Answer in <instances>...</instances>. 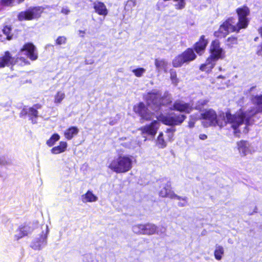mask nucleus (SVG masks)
Here are the masks:
<instances>
[{"mask_svg":"<svg viewBox=\"0 0 262 262\" xmlns=\"http://www.w3.org/2000/svg\"><path fill=\"white\" fill-rule=\"evenodd\" d=\"M23 54L26 55L32 60H35L37 58L35 47L32 43H27L23 46L16 58L12 57L8 51L5 52L4 55L0 56V68L10 65L24 66L28 64L27 59L21 56Z\"/></svg>","mask_w":262,"mask_h":262,"instance_id":"obj_1","label":"nucleus"},{"mask_svg":"<svg viewBox=\"0 0 262 262\" xmlns=\"http://www.w3.org/2000/svg\"><path fill=\"white\" fill-rule=\"evenodd\" d=\"M251 102L255 106V108L249 112L251 114V115H249L247 112H242L234 116L233 119L230 117V120L232 119L231 122L234 123L232 125V127L235 130V134L239 133V130H236V128L244 123L246 125L245 133H247L249 130L248 126L250 125L251 116L262 113V94L253 96L251 98Z\"/></svg>","mask_w":262,"mask_h":262,"instance_id":"obj_2","label":"nucleus"},{"mask_svg":"<svg viewBox=\"0 0 262 262\" xmlns=\"http://www.w3.org/2000/svg\"><path fill=\"white\" fill-rule=\"evenodd\" d=\"M202 119L205 120L203 122V125L204 127L208 126H219L222 128L226 125L227 122L229 121V113H226L221 112L218 115L216 112L209 108L206 110L204 113H202Z\"/></svg>","mask_w":262,"mask_h":262,"instance_id":"obj_3","label":"nucleus"},{"mask_svg":"<svg viewBox=\"0 0 262 262\" xmlns=\"http://www.w3.org/2000/svg\"><path fill=\"white\" fill-rule=\"evenodd\" d=\"M133 157L129 155H120L111 161L108 167L118 173H125L133 167Z\"/></svg>","mask_w":262,"mask_h":262,"instance_id":"obj_4","label":"nucleus"},{"mask_svg":"<svg viewBox=\"0 0 262 262\" xmlns=\"http://www.w3.org/2000/svg\"><path fill=\"white\" fill-rule=\"evenodd\" d=\"M210 51V56L207 59L205 63L202 64L200 67V70L202 71L210 72L214 67L216 61L222 58L224 54L223 51L220 48L217 40L212 42Z\"/></svg>","mask_w":262,"mask_h":262,"instance_id":"obj_5","label":"nucleus"},{"mask_svg":"<svg viewBox=\"0 0 262 262\" xmlns=\"http://www.w3.org/2000/svg\"><path fill=\"white\" fill-rule=\"evenodd\" d=\"M161 94L156 90H153L148 93L146 96L147 103L148 107L157 111L161 105H167L172 101L171 97L165 93L161 98Z\"/></svg>","mask_w":262,"mask_h":262,"instance_id":"obj_6","label":"nucleus"},{"mask_svg":"<svg viewBox=\"0 0 262 262\" xmlns=\"http://www.w3.org/2000/svg\"><path fill=\"white\" fill-rule=\"evenodd\" d=\"M156 118L159 121L166 125L174 126L180 125L186 119V116L171 114L169 115H161Z\"/></svg>","mask_w":262,"mask_h":262,"instance_id":"obj_7","label":"nucleus"},{"mask_svg":"<svg viewBox=\"0 0 262 262\" xmlns=\"http://www.w3.org/2000/svg\"><path fill=\"white\" fill-rule=\"evenodd\" d=\"M196 58V55L192 49H188L181 54L176 56L172 61L174 67H180L184 63L189 62Z\"/></svg>","mask_w":262,"mask_h":262,"instance_id":"obj_8","label":"nucleus"},{"mask_svg":"<svg viewBox=\"0 0 262 262\" xmlns=\"http://www.w3.org/2000/svg\"><path fill=\"white\" fill-rule=\"evenodd\" d=\"M42 229V231L39 237L34 238L31 243L30 247L34 250H41L47 244V237L49 232L48 225H45Z\"/></svg>","mask_w":262,"mask_h":262,"instance_id":"obj_9","label":"nucleus"},{"mask_svg":"<svg viewBox=\"0 0 262 262\" xmlns=\"http://www.w3.org/2000/svg\"><path fill=\"white\" fill-rule=\"evenodd\" d=\"M162 189L159 191V195L161 197H167L172 199H180V196L176 194L173 191L171 190V183L166 179L162 180Z\"/></svg>","mask_w":262,"mask_h":262,"instance_id":"obj_10","label":"nucleus"},{"mask_svg":"<svg viewBox=\"0 0 262 262\" xmlns=\"http://www.w3.org/2000/svg\"><path fill=\"white\" fill-rule=\"evenodd\" d=\"M134 110L143 120H150L154 118L153 113L149 112L148 108L145 107V105L143 103H140L135 105Z\"/></svg>","mask_w":262,"mask_h":262,"instance_id":"obj_11","label":"nucleus"},{"mask_svg":"<svg viewBox=\"0 0 262 262\" xmlns=\"http://www.w3.org/2000/svg\"><path fill=\"white\" fill-rule=\"evenodd\" d=\"M34 228L31 224L21 225L16 230L14 238L16 240H18L24 236L31 234Z\"/></svg>","mask_w":262,"mask_h":262,"instance_id":"obj_12","label":"nucleus"},{"mask_svg":"<svg viewBox=\"0 0 262 262\" xmlns=\"http://www.w3.org/2000/svg\"><path fill=\"white\" fill-rule=\"evenodd\" d=\"M159 127V123L157 120H154L149 125H146L141 128L143 137L144 138V141L146 140V137L144 136L145 134L154 136L157 133V130Z\"/></svg>","mask_w":262,"mask_h":262,"instance_id":"obj_13","label":"nucleus"},{"mask_svg":"<svg viewBox=\"0 0 262 262\" xmlns=\"http://www.w3.org/2000/svg\"><path fill=\"white\" fill-rule=\"evenodd\" d=\"M171 110H174L181 112H184L187 114L190 113L193 110L192 105L190 103H186L181 100H177L174 103Z\"/></svg>","mask_w":262,"mask_h":262,"instance_id":"obj_14","label":"nucleus"},{"mask_svg":"<svg viewBox=\"0 0 262 262\" xmlns=\"http://www.w3.org/2000/svg\"><path fill=\"white\" fill-rule=\"evenodd\" d=\"M120 142L123 146L131 149H135L140 146V142L137 139H135L129 137L120 138Z\"/></svg>","mask_w":262,"mask_h":262,"instance_id":"obj_15","label":"nucleus"},{"mask_svg":"<svg viewBox=\"0 0 262 262\" xmlns=\"http://www.w3.org/2000/svg\"><path fill=\"white\" fill-rule=\"evenodd\" d=\"M155 224L147 223L144 224V235H151L155 234H161L165 232V229L159 230Z\"/></svg>","mask_w":262,"mask_h":262,"instance_id":"obj_16","label":"nucleus"},{"mask_svg":"<svg viewBox=\"0 0 262 262\" xmlns=\"http://www.w3.org/2000/svg\"><path fill=\"white\" fill-rule=\"evenodd\" d=\"M248 23L247 17H238V21L236 25L230 24V32H238L241 29L247 28Z\"/></svg>","mask_w":262,"mask_h":262,"instance_id":"obj_17","label":"nucleus"},{"mask_svg":"<svg viewBox=\"0 0 262 262\" xmlns=\"http://www.w3.org/2000/svg\"><path fill=\"white\" fill-rule=\"evenodd\" d=\"M250 144L248 141L242 140L237 142V147L239 153L243 156L247 155L251 151Z\"/></svg>","mask_w":262,"mask_h":262,"instance_id":"obj_18","label":"nucleus"},{"mask_svg":"<svg viewBox=\"0 0 262 262\" xmlns=\"http://www.w3.org/2000/svg\"><path fill=\"white\" fill-rule=\"evenodd\" d=\"M41 108V105L39 104H35L28 110H24L26 114H28L33 123H37L36 118L38 117V112L37 110Z\"/></svg>","mask_w":262,"mask_h":262,"instance_id":"obj_19","label":"nucleus"},{"mask_svg":"<svg viewBox=\"0 0 262 262\" xmlns=\"http://www.w3.org/2000/svg\"><path fill=\"white\" fill-rule=\"evenodd\" d=\"M228 77V73L225 75H219L217 76L214 81L212 83H216L219 89H224L225 87H228V80L226 79Z\"/></svg>","mask_w":262,"mask_h":262,"instance_id":"obj_20","label":"nucleus"},{"mask_svg":"<svg viewBox=\"0 0 262 262\" xmlns=\"http://www.w3.org/2000/svg\"><path fill=\"white\" fill-rule=\"evenodd\" d=\"M44 9L41 7H31L25 12L23 15V12L19 16H34L40 15L43 12Z\"/></svg>","mask_w":262,"mask_h":262,"instance_id":"obj_21","label":"nucleus"},{"mask_svg":"<svg viewBox=\"0 0 262 262\" xmlns=\"http://www.w3.org/2000/svg\"><path fill=\"white\" fill-rule=\"evenodd\" d=\"M208 43L207 40L205 39V36L202 35L200 40L196 42L194 47L195 52L199 55H202L206 48V47Z\"/></svg>","mask_w":262,"mask_h":262,"instance_id":"obj_22","label":"nucleus"},{"mask_svg":"<svg viewBox=\"0 0 262 262\" xmlns=\"http://www.w3.org/2000/svg\"><path fill=\"white\" fill-rule=\"evenodd\" d=\"M79 130L76 126H70L64 131V136L68 140L72 139L79 133Z\"/></svg>","mask_w":262,"mask_h":262,"instance_id":"obj_23","label":"nucleus"},{"mask_svg":"<svg viewBox=\"0 0 262 262\" xmlns=\"http://www.w3.org/2000/svg\"><path fill=\"white\" fill-rule=\"evenodd\" d=\"M229 29V23L228 20H226L220 26L218 32H215V35L218 37H224L228 34Z\"/></svg>","mask_w":262,"mask_h":262,"instance_id":"obj_24","label":"nucleus"},{"mask_svg":"<svg viewBox=\"0 0 262 262\" xmlns=\"http://www.w3.org/2000/svg\"><path fill=\"white\" fill-rule=\"evenodd\" d=\"M98 200V197L91 190H88L81 195V201L83 203H93Z\"/></svg>","mask_w":262,"mask_h":262,"instance_id":"obj_25","label":"nucleus"},{"mask_svg":"<svg viewBox=\"0 0 262 262\" xmlns=\"http://www.w3.org/2000/svg\"><path fill=\"white\" fill-rule=\"evenodd\" d=\"M155 64L157 70L160 72L164 71L167 72L168 70V62L163 59H156L155 61Z\"/></svg>","mask_w":262,"mask_h":262,"instance_id":"obj_26","label":"nucleus"},{"mask_svg":"<svg viewBox=\"0 0 262 262\" xmlns=\"http://www.w3.org/2000/svg\"><path fill=\"white\" fill-rule=\"evenodd\" d=\"M68 143L66 141H60L59 145L53 147L51 149L52 154L57 155L64 152L67 148Z\"/></svg>","mask_w":262,"mask_h":262,"instance_id":"obj_27","label":"nucleus"},{"mask_svg":"<svg viewBox=\"0 0 262 262\" xmlns=\"http://www.w3.org/2000/svg\"><path fill=\"white\" fill-rule=\"evenodd\" d=\"M94 8L98 14L101 15H106L107 14V9L103 3L101 2L95 3Z\"/></svg>","mask_w":262,"mask_h":262,"instance_id":"obj_28","label":"nucleus"},{"mask_svg":"<svg viewBox=\"0 0 262 262\" xmlns=\"http://www.w3.org/2000/svg\"><path fill=\"white\" fill-rule=\"evenodd\" d=\"M202 119L201 114V113H196L193 115H191L189 117V120L188 122V127L191 128L194 126V124L195 122Z\"/></svg>","mask_w":262,"mask_h":262,"instance_id":"obj_29","label":"nucleus"},{"mask_svg":"<svg viewBox=\"0 0 262 262\" xmlns=\"http://www.w3.org/2000/svg\"><path fill=\"white\" fill-rule=\"evenodd\" d=\"M65 97L66 94L63 90L58 91L54 96V102L56 104H59Z\"/></svg>","mask_w":262,"mask_h":262,"instance_id":"obj_30","label":"nucleus"},{"mask_svg":"<svg viewBox=\"0 0 262 262\" xmlns=\"http://www.w3.org/2000/svg\"><path fill=\"white\" fill-rule=\"evenodd\" d=\"M238 16H247L250 13L249 8L246 5H244L236 9Z\"/></svg>","mask_w":262,"mask_h":262,"instance_id":"obj_31","label":"nucleus"},{"mask_svg":"<svg viewBox=\"0 0 262 262\" xmlns=\"http://www.w3.org/2000/svg\"><path fill=\"white\" fill-rule=\"evenodd\" d=\"M144 224H136L132 227L133 232L136 234L144 235Z\"/></svg>","mask_w":262,"mask_h":262,"instance_id":"obj_32","label":"nucleus"},{"mask_svg":"<svg viewBox=\"0 0 262 262\" xmlns=\"http://www.w3.org/2000/svg\"><path fill=\"white\" fill-rule=\"evenodd\" d=\"M157 145L161 148L165 147L167 145L166 142L163 138V133H160L158 137L157 140Z\"/></svg>","mask_w":262,"mask_h":262,"instance_id":"obj_33","label":"nucleus"},{"mask_svg":"<svg viewBox=\"0 0 262 262\" xmlns=\"http://www.w3.org/2000/svg\"><path fill=\"white\" fill-rule=\"evenodd\" d=\"M60 139V136L58 134H53L49 140L47 141V144L51 147L53 146L56 142L58 141Z\"/></svg>","mask_w":262,"mask_h":262,"instance_id":"obj_34","label":"nucleus"},{"mask_svg":"<svg viewBox=\"0 0 262 262\" xmlns=\"http://www.w3.org/2000/svg\"><path fill=\"white\" fill-rule=\"evenodd\" d=\"M146 72V69L143 68H137L133 69L132 72L137 77H142Z\"/></svg>","mask_w":262,"mask_h":262,"instance_id":"obj_35","label":"nucleus"},{"mask_svg":"<svg viewBox=\"0 0 262 262\" xmlns=\"http://www.w3.org/2000/svg\"><path fill=\"white\" fill-rule=\"evenodd\" d=\"M224 251L223 247L220 246H216L214 251L215 258L217 260H220L222 258V255L224 254Z\"/></svg>","mask_w":262,"mask_h":262,"instance_id":"obj_36","label":"nucleus"},{"mask_svg":"<svg viewBox=\"0 0 262 262\" xmlns=\"http://www.w3.org/2000/svg\"><path fill=\"white\" fill-rule=\"evenodd\" d=\"M176 129L174 128H169L167 129L166 133L167 134V140L169 141H172L173 138L174 133Z\"/></svg>","mask_w":262,"mask_h":262,"instance_id":"obj_37","label":"nucleus"},{"mask_svg":"<svg viewBox=\"0 0 262 262\" xmlns=\"http://www.w3.org/2000/svg\"><path fill=\"white\" fill-rule=\"evenodd\" d=\"M208 102V100L207 99L200 100L196 104L195 109L201 110Z\"/></svg>","mask_w":262,"mask_h":262,"instance_id":"obj_38","label":"nucleus"},{"mask_svg":"<svg viewBox=\"0 0 262 262\" xmlns=\"http://www.w3.org/2000/svg\"><path fill=\"white\" fill-rule=\"evenodd\" d=\"M170 79L172 83L177 85L179 82L178 79L177 78V74L175 71H170Z\"/></svg>","mask_w":262,"mask_h":262,"instance_id":"obj_39","label":"nucleus"},{"mask_svg":"<svg viewBox=\"0 0 262 262\" xmlns=\"http://www.w3.org/2000/svg\"><path fill=\"white\" fill-rule=\"evenodd\" d=\"M174 1L177 2L175 4V7L177 9H181L184 8L185 6V0H174Z\"/></svg>","mask_w":262,"mask_h":262,"instance_id":"obj_40","label":"nucleus"},{"mask_svg":"<svg viewBox=\"0 0 262 262\" xmlns=\"http://www.w3.org/2000/svg\"><path fill=\"white\" fill-rule=\"evenodd\" d=\"M67 38L64 36H59L56 40V43L58 45H64L66 43Z\"/></svg>","mask_w":262,"mask_h":262,"instance_id":"obj_41","label":"nucleus"},{"mask_svg":"<svg viewBox=\"0 0 262 262\" xmlns=\"http://www.w3.org/2000/svg\"><path fill=\"white\" fill-rule=\"evenodd\" d=\"M180 197V199H177L178 200L180 201V202L178 203V205L181 207L186 206L187 204V198L186 197Z\"/></svg>","mask_w":262,"mask_h":262,"instance_id":"obj_42","label":"nucleus"},{"mask_svg":"<svg viewBox=\"0 0 262 262\" xmlns=\"http://www.w3.org/2000/svg\"><path fill=\"white\" fill-rule=\"evenodd\" d=\"M11 31L10 27L8 26H5L3 29V33L7 35V39L8 40H10L11 39V36H9V33Z\"/></svg>","mask_w":262,"mask_h":262,"instance_id":"obj_43","label":"nucleus"},{"mask_svg":"<svg viewBox=\"0 0 262 262\" xmlns=\"http://www.w3.org/2000/svg\"><path fill=\"white\" fill-rule=\"evenodd\" d=\"M14 2V0H2L1 4L4 6H10Z\"/></svg>","mask_w":262,"mask_h":262,"instance_id":"obj_44","label":"nucleus"},{"mask_svg":"<svg viewBox=\"0 0 262 262\" xmlns=\"http://www.w3.org/2000/svg\"><path fill=\"white\" fill-rule=\"evenodd\" d=\"M70 12V10L67 8H63L62 9L61 12L64 15H68L69 14V13Z\"/></svg>","mask_w":262,"mask_h":262,"instance_id":"obj_45","label":"nucleus"},{"mask_svg":"<svg viewBox=\"0 0 262 262\" xmlns=\"http://www.w3.org/2000/svg\"><path fill=\"white\" fill-rule=\"evenodd\" d=\"M207 138V135H206L205 134H200V135H199V139H200V140H206Z\"/></svg>","mask_w":262,"mask_h":262,"instance_id":"obj_46","label":"nucleus"},{"mask_svg":"<svg viewBox=\"0 0 262 262\" xmlns=\"http://www.w3.org/2000/svg\"><path fill=\"white\" fill-rule=\"evenodd\" d=\"M236 42H237V38L235 37H231L230 36V43H236Z\"/></svg>","mask_w":262,"mask_h":262,"instance_id":"obj_47","label":"nucleus"},{"mask_svg":"<svg viewBox=\"0 0 262 262\" xmlns=\"http://www.w3.org/2000/svg\"><path fill=\"white\" fill-rule=\"evenodd\" d=\"M79 35L80 37H83L84 36L85 32L84 31L80 30Z\"/></svg>","mask_w":262,"mask_h":262,"instance_id":"obj_48","label":"nucleus"},{"mask_svg":"<svg viewBox=\"0 0 262 262\" xmlns=\"http://www.w3.org/2000/svg\"><path fill=\"white\" fill-rule=\"evenodd\" d=\"M32 18L33 17H19L20 20H22L24 19L30 20V19H31V18Z\"/></svg>","mask_w":262,"mask_h":262,"instance_id":"obj_49","label":"nucleus"},{"mask_svg":"<svg viewBox=\"0 0 262 262\" xmlns=\"http://www.w3.org/2000/svg\"><path fill=\"white\" fill-rule=\"evenodd\" d=\"M259 39V37L258 36H256L254 38V40L255 41H257Z\"/></svg>","mask_w":262,"mask_h":262,"instance_id":"obj_50","label":"nucleus"},{"mask_svg":"<svg viewBox=\"0 0 262 262\" xmlns=\"http://www.w3.org/2000/svg\"><path fill=\"white\" fill-rule=\"evenodd\" d=\"M219 69L220 71H225V69H223L222 68H221V67H220Z\"/></svg>","mask_w":262,"mask_h":262,"instance_id":"obj_51","label":"nucleus"},{"mask_svg":"<svg viewBox=\"0 0 262 262\" xmlns=\"http://www.w3.org/2000/svg\"><path fill=\"white\" fill-rule=\"evenodd\" d=\"M127 3H128V4H130V3H133V4H134V2L133 1H128V2H127Z\"/></svg>","mask_w":262,"mask_h":262,"instance_id":"obj_52","label":"nucleus"},{"mask_svg":"<svg viewBox=\"0 0 262 262\" xmlns=\"http://www.w3.org/2000/svg\"><path fill=\"white\" fill-rule=\"evenodd\" d=\"M18 3H21L22 2H23L24 0H17Z\"/></svg>","mask_w":262,"mask_h":262,"instance_id":"obj_53","label":"nucleus"}]
</instances>
